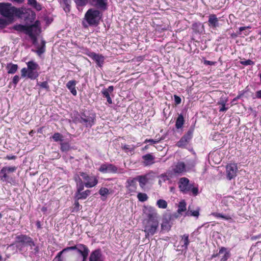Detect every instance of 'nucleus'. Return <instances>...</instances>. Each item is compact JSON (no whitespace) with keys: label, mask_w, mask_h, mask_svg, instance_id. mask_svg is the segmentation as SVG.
<instances>
[{"label":"nucleus","mask_w":261,"mask_h":261,"mask_svg":"<svg viewBox=\"0 0 261 261\" xmlns=\"http://www.w3.org/2000/svg\"><path fill=\"white\" fill-rule=\"evenodd\" d=\"M156 205L160 208L165 209L167 207V203L165 200L159 199L156 202Z\"/></svg>","instance_id":"39"},{"label":"nucleus","mask_w":261,"mask_h":261,"mask_svg":"<svg viewBox=\"0 0 261 261\" xmlns=\"http://www.w3.org/2000/svg\"><path fill=\"white\" fill-rule=\"evenodd\" d=\"M227 110V108L225 107V102L223 101V106H222L221 108H220L219 111L220 112H224L225 111Z\"/></svg>","instance_id":"58"},{"label":"nucleus","mask_w":261,"mask_h":261,"mask_svg":"<svg viewBox=\"0 0 261 261\" xmlns=\"http://www.w3.org/2000/svg\"><path fill=\"white\" fill-rule=\"evenodd\" d=\"M16 243L17 244V248L21 249L23 246H27L30 247V249L33 250L34 253L38 252V248L37 247L33 240L26 235L20 234L16 237Z\"/></svg>","instance_id":"6"},{"label":"nucleus","mask_w":261,"mask_h":261,"mask_svg":"<svg viewBox=\"0 0 261 261\" xmlns=\"http://www.w3.org/2000/svg\"><path fill=\"white\" fill-rule=\"evenodd\" d=\"M172 170L174 174L182 175L186 172L185 164L182 162H178L172 166Z\"/></svg>","instance_id":"15"},{"label":"nucleus","mask_w":261,"mask_h":261,"mask_svg":"<svg viewBox=\"0 0 261 261\" xmlns=\"http://www.w3.org/2000/svg\"><path fill=\"white\" fill-rule=\"evenodd\" d=\"M143 212L147 217L145 220L158 221V214L154 207L151 206H145Z\"/></svg>","instance_id":"12"},{"label":"nucleus","mask_w":261,"mask_h":261,"mask_svg":"<svg viewBox=\"0 0 261 261\" xmlns=\"http://www.w3.org/2000/svg\"><path fill=\"white\" fill-rule=\"evenodd\" d=\"M70 3L63 4L64 5V10L66 12H68L70 11Z\"/></svg>","instance_id":"53"},{"label":"nucleus","mask_w":261,"mask_h":261,"mask_svg":"<svg viewBox=\"0 0 261 261\" xmlns=\"http://www.w3.org/2000/svg\"><path fill=\"white\" fill-rule=\"evenodd\" d=\"M221 203L223 205L228 206L230 204H233L234 203L233 198L231 196L225 197L222 199Z\"/></svg>","instance_id":"35"},{"label":"nucleus","mask_w":261,"mask_h":261,"mask_svg":"<svg viewBox=\"0 0 261 261\" xmlns=\"http://www.w3.org/2000/svg\"><path fill=\"white\" fill-rule=\"evenodd\" d=\"M126 188L130 193L136 192L137 188L136 179L135 178L128 179L126 182Z\"/></svg>","instance_id":"16"},{"label":"nucleus","mask_w":261,"mask_h":261,"mask_svg":"<svg viewBox=\"0 0 261 261\" xmlns=\"http://www.w3.org/2000/svg\"><path fill=\"white\" fill-rule=\"evenodd\" d=\"M11 22V21H9L4 19L0 18V29H2L5 28Z\"/></svg>","instance_id":"42"},{"label":"nucleus","mask_w":261,"mask_h":261,"mask_svg":"<svg viewBox=\"0 0 261 261\" xmlns=\"http://www.w3.org/2000/svg\"><path fill=\"white\" fill-rule=\"evenodd\" d=\"M178 185L180 191L184 194H190L191 192L193 196L198 194V187H195L193 184H190L189 179L186 177H181Z\"/></svg>","instance_id":"5"},{"label":"nucleus","mask_w":261,"mask_h":261,"mask_svg":"<svg viewBox=\"0 0 261 261\" xmlns=\"http://www.w3.org/2000/svg\"><path fill=\"white\" fill-rule=\"evenodd\" d=\"M80 175L82 177V180L84 181L85 186L87 188L94 187L98 183V180L94 176H90L84 172H80Z\"/></svg>","instance_id":"11"},{"label":"nucleus","mask_w":261,"mask_h":261,"mask_svg":"<svg viewBox=\"0 0 261 261\" xmlns=\"http://www.w3.org/2000/svg\"><path fill=\"white\" fill-rule=\"evenodd\" d=\"M99 194L102 196H105L109 193V191L107 188H101L99 191Z\"/></svg>","instance_id":"47"},{"label":"nucleus","mask_w":261,"mask_h":261,"mask_svg":"<svg viewBox=\"0 0 261 261\" xmlns=\"http://www.w3.org/2000/svg\"><path fill=\"white\" fill-rule=\"evenodd\" d=\"M184 118L181 114L178 115L177 119L176 121L175 126L176 128H181L184 123Z\"/></svg>","instance_id":"34"},{"label":"nucleus","mask_w":261,"mask_h":261,"mask_svg":"<svg viewBox=\"0 0 261 261\" xmlns=\"http://www.w3.org/2000/svg\"><path fill=\"white\" fill-rule=\"evenodd\" d=\"M89 0H75V3L77 5V8L79 9L80 7L85 6L88 2Z\"/></svg>","instance_id":"41"},{"label":"nucleus","mask_w":261,"mask_h":261,"mask_svg":"<svg viewBox=\"0 0 261 261\" xmlns=\"http://www.w3.org/2000/svg\"><path fill=\"white\" fill-rule=\"evenodd\" d=\"M85 18L90 25H96L101 18L100 13L97 10L90 9L85 14Z\"/></svg>","instance_id":"8"},{"label":"nucleus","mask_w":261,"mask_h":261,"mask_svg":"<svg viewBox=\"0 0 261 261\" xmlns=\"http://www.w3.org/2000/svg\"><path fill=\"white\" fill-rule=\"evenodd\" d=\"M242 64L244 65H250L253 64V62L250 60H247L246 61L242 62Z\"/></svg>","instance_id":"55"},{"label":"nucleus","mask_w":261,"mask_h":261,"mask_svg":"<svg viewBox=\"0 0 261 261\" xmlns=\"http://www.w3.org/2000/svg\"><path fill=\"white\" fill-rule=\"evenodd\" d=\"M81 207V206L80 205L79 202H78V200L76 199L74 202V207L72 210V212L79 211L80 210Z\"/></svg>","instance_id":"49"},{"label":"nucleus","mask_w":261,"mask_h":261,"mask_svg":"<svg viewBox=\"0 0 261 261\" xmlns=\"http://www.w3.org/2000/svg\"><path fill=\"white\" fill-rule=\"evenodd\" d=\"M107 2L108 0H90V3L92 5L102 10L107 9Z\"/></svg>","instance_id":"20"},{"label":"nucleus","mask_w":261,"mask_h":261,"mask_svg":"<svg viewBox=\"0 0 261 261\" xmlns=\"http://www.w3.org/2000/svg\"><path fill=\"white\" fill-rule=\"evenodd\" d=\"M211 215L217 218H222L225 220H230L232 219V216H231L230 215H224L222 213H216L214 212L212 213Z\"/></svg>","instance_id":"31"},{"label":"nucleus","mask_w":261,"mask_h":261,"mask_svg":"<svg viewBox=\"0 0 261 261\" xmlns=\"http://www.w3.org/2000/svg\"><path fill=\"white\" fill-rule=\"evenodd\" d=\"M259 77H260V82H261V71H260V72L259 73Z\"/></svg>","instance_id":"63"},{"label":"nucleus","mask_w":261,"mask_h":261,"mask_svg":"<svg viewBox=\"0 0 261 261\" xmlns=\"http://www.w3.org/2000/svg\"><path fill=\"white\" fill-rule=\"evenodd\" d=\"M74 179L76 181L77 190L76 192L79 193L83 190L85 183L83 182L82 179L79 177H74Z\"/></svg>","instance_id":"29"},{"label":"nucleus","mask_w":261,"mask_h":261,"mask_svg":"<svg viewBox=\"0 0 261 261\" xmlns=\"http://www.w3.org/2000/svg\"><path fill=\"white\" fill-rule=\"evenodd\" d=\"M159 177L160 179L159 180V184L160 185H161L162 182H165L166 181L170 179L169 177L166 174H161Z\"/></svg>","instance_id":"44"},{"label":"nucleus","mask_w":261,"mask_h":261,"mask_svg":"<svg viewBox=\"0 0 261 261\" xmlns=\"http://www.w3.org/2000/svg\"><path fill=\"white\" fill-rule=\"evenodd\" d=\"M238 171L237 166L236 164H230L226 166L227 178L229 180L234 178Z\"/></svg>","instance_id":"14"},{"label":"nucleus","mask_w":261,"mask_h":261,"mask_svg":"<svg viewBox=\"0 0 261 261\" xmlns=\"http://www.w3.org/2000/svg\"><path fill=\"white\" fill-rule=\"evenodd\" d=\"M218 255H219V254H218V253H217V254H213V255H212V258L216 257H217Z\"/></svg>","instance_id":"62"},{"label":"nucleus","mask_w":261,"mask_h":261,"mask_svg":"<svg viewBox=\"0 0 261 261\" xmlns=\"http://www.w3.org/2000/svg\"><path fill=\"white\" fill-rule=\"evenodd\" d=\"M181 247L185 249H187L189 244V235L185 234L181 237V240L180 242Z\"/></svg>","instance_id":"30"},{"label":"nucleus","mask_w":261,"mask_h":261,"mask_svg":"<svg viewBox=\"0 0 261 261\" xmlns=\"http://www.w3.org/2000/svg\"><path fill=\"white\" fill-rule=\"evenodd\" d=\"M204 64L205 65H214L215 64V62H213V61H208V60H205L204 61Z\"/></svg>","instance_id":"57"},{"label":"nucleus","mask_w":261,"mask_h":261,"mask_svg":"<svg viewBox=\"0 0 261 261\" xmlns=\"http://www.w3.org/2000/svg\"><path fill=\"white\" fill-rule=\"evenodd\" d=\"M40 86L42 88L46 89L47 91L49 90V86L47 82L45 81L39 84Z\"/></svg>","instance_id":"50"},{"label":"nucleus","mask_w":261,"mask_h":261,"mask_svg":"<svg viewBox=\"0 0 261 261\" xmlns=\"http://www.w3.org/2000/svg\"><path fill=\"white\" fill-rule=\"evenodd\" d=\"M91 191L89 190H87L85 191H81L79 193H75V198L77 200L80 199H85L90 194Z\"/></svg>","instance_id":"28"},{"label":"nucleus","mask_w":261,"mask_h":261,"mask_svg":"<svg viewBox=\"0 0 261 261\" xmlns=\"http://www.w3.org/2000/svg\"><path fill=\"white\" fill-rule=\"evenodd\" d=\"M135 179L139 182V186L142 189H144L148 180L146 175H139L135 177Z\"/></svg>","instance_id":"27"},{"label":"nucleus","mask_w":261,"mask_h":261,"mask_svg":"<svg viewBox=\"0 0 261 261\" xmlns=\"http://www.w3.org/2000/svg\"><path fill=\"white\" fill-rule=\"evenodd\" d=\"M195 162L194 161H189L185 164L186 172L194 171Z\"/></svg>","instance_id":"33"},{"label":"nucleus","mask_w":261,"mask_h":261,"mask_svg":"<svg viewBox=\"0 0 261 261\" xmlns=\"http://www.w3.org/2000/svg\"><path fill=\"white\" fill-rule=\"evenodd\" d=\"M87 55L95 61L99 67H101L104 62V57L101 55L97 54L94 52H89Z\"/></svg>","instance_id":"17"},{"label":"nucleus","mask_w":261,"mask_h":261,"mask_svg":"<svg viewBox=\"0 0 261 261\" xmlns=\"http://www.w3.org/2000/svg\"><path fill=\"white\" fill-rule=\"evenodd\" d=\"M123 149H124L126 152H131L133 151L135 148V146L134 145H132V146L128 145H124L122 147Z\"/></svg>","instance_id":"48"},{"label":"nucleus","mask_w":261,"mask_h":261,"mask_svg":"<svg viewBox=\"0 0 261 261\" xmlns=\"http://www.w3.org/2000/svg\"><path fill=\"white\" fill-rule=\"evenodd\" d=\"M28 3L37 11L41 10V6L36 0H29Z\"/></svg>","instance_id":"36"},{"label":"nucleus","mask_w":261,"mask_h":261,"mask_svg":"<svg viewBox=\"0 0 261 261\" xmlns=\"http://www.w3.org/2000/svg\"><path fill=\"white\" fill-rule=\"evenodd\" d=\"M208 26L216 28L219 26V19L215 14H210L208 16Z\"/></svg>","instance_id":"22"},{"label":"nucleus","mask_w":261,"mask_h":261,"mask_svg":"<svg viewBox=\"0 0 261 261\" xmlns=\"http://www.w3.org/2000/svg\"><path fill=\"white\" fill-rule=\"evenodd\" d=\"M6 158L9 160H14L16 159V156H15V155H11V156L7 155Z\"/></svg>","instance_id":"60"},{"label":"nucleus","mask_w":261,"mask_h":261,"mask_svg":"<svg viewBox=\"0 0 261 261\" xmlns=\"http://www.w3.org/2000/svg\"><path fill=\"white\" fill-rule=\"evenodd\" d=\"M70 145L68 143H62L61 144V149L62 151H67L69 150Z\"/></svg>","instance_id":"45"},{"label":"nucleus","mask_w":261,"mask_h":261,"mask_svg":"<svg viewBox=\"0 0 261 261\" xmlns=\"http://www.w3.org/2000/svg\"><path fill=\"white\" fill-rule=\"evenodd\" d=\"M8 73L9 74H14L18 69V65L12 63L7 64L6 67Z\"/></svg>","instance_id":"32"},{"label":"nucleus","mask_w":261,"mask_h":261,"mask_svg":"<svg viewBox=\"0 0 261 261\" xmlns=\"http://www.w3.org/2000/svg\"><path fill=\"white\" fill-rule=\"evenodd\" d=\"M186 210V203L184 200L180 201L178 206L177 212L181 214Z\"/></svg>","instance_id":"38"},{"label":"nucleus","mask_w":261,"mask_h":261,"mask_svg":"<svg viewBox=\"0 0 261 261\" xmlns=\"http://www.w3.org/2000/svg\"><path fill=\"white\" fill-rule=\"evenodd\" d=\"M37 226H38V227H40V224H39V222H37Z\"/></svg>","instance_id":"64"},{"label":"nucleus","mask_w":261,"mask_h":261,"mask_svg":"<svg viewBox=\"0 0 261 261\" xmlns=\"http://www.w3.org/2000/svg\"><path fill=\"white\" fill-rule=\"evenodd\" d=\"M99 171L103 173H122L123 169H119L112 164H103L99 168Z\"/></svg>","instance_id":"10"},{"label":"nucleus","mask_w":261,"mask_h":261,"mask_svg":"<svg viewBox=\"0 0 261 261\" xmlns=\"http://www.w3.org/2000/svg\"><path fill=\"white\" fill-rule=\"evenodd\" d=\"M251 27H249V26H248V27H240L239 30V32H238V34L239 35H241L242 34V32L244 31H245V32L244 33V34L245 35H247L249 34V32L246 31V30L248 29H250Z\"/></svg>","instance_id":"46"},{"label":"nucleus","mask_w":261,"mask_h":261,"mask_svg":"<svg viewBox=\"0 0 261 261\" xmlns=\"http://www.w3.org/2000/svg\"><path fill=\"white\" fill-rule=\"evenodd\" d=\"M89 251L86 245L77 244L63 249L53 261H86Z\"/></svg>","instance_id":"1"},{"label":"nucleus","mask_w":261,"mask_h":261,"mask_svg":"<svg viewBox=\"0 0 261 261\" xmlns=\"http://www.w3.org/2000/svg\"><path fill=\"white\" fill-rule=\"evenodd\" d=\"M28 68H23L21 70V75L22 77L27 76L31 80H35L39 76L37 69L39 65L34 61H29L27 63Z\"/></svg>","instance_id":"4"},{"label":"nucleus","mask_w":261,"mask_h":261,"mask_svg":"<svg viewBox=\"0 0 261 261\" xmlns=\"http://www.w3.org/2000/svg\"><path fill=\"white\" fill-rule=\"evenodd\" d=\"M114 87L112 86H109L107 89H103L101 91V93L103 94V96L105 97L107 101L109 104L112 103V100L110 97V94L112 93L113 91Z\"/></svg>","instance_id":"23"},{"label":"nucleus","mask_w":261,"mask_h":261,"mask_svg":"<svg viewBox=\"0 0 261 261\" xmlns=\"http://www.w3.org/2000/svg\"><path fill=\"white\" fill-rule=\"evenodd\" d=\"M144 160L143 164L145 166H149L154 163V157L151 154H146L142 156Z\"/></svg>","instance_id":"26"},{"label":"nucleus","mask_w":261,"mask_h":261,"mask_svg":"<svg viewBox=\"0 0 261 261\" xmlns=\"http://www.w3.org/2000/svg\"><path fill=\"white\" fill-rule=\"evenodd\" d=\"M194 129H189L188 132L177 142L176 145L179 147L186 146L193 137Z\"/></svg>","instance_id":"13"},{"label":"nucleus","mask_w":261,"mask_h":261,"mask_svg":"<svg viewBox=\"0 0 261 261\" xmlns=\"http://www.w3.org/2000/svg\"><path fill=\"white\" fill-rule=\"evenodd\" d=\"M159 140L153 139H146L144 141L145 143L149 142L151 144H155L159 142Z\"/></svg>","instance_id":"52"},{"label":"nucleus","mask_w":261,"mask_h":261,"mask_svg":"<svg viewBox=\"0 0 261 261\" xmlns=\"http://www.w3.org/2000/svg\"><path fill=\"white\" fill-rule=\"evenodd\" d=\"M77 84L75 80L69 81L66 84L67 88L70 90V92L75 96L77 94V91L75 89V86Z\"/></svg>","instance_id":"25"},{"label":"nucleus","mask_w":261,"mask_h":261,"mask_svg":"<svg viewBox=\"0 0 261 261\" xmlns=\"http://www.w3.org/2000/svg\"><path fill=\"white\" fill-rule=\"evenodd\" d=\"M0 14L12 21L14 15L23 19L27 23L33 22L36 18V14L30 9L16 8L9 3H0Z\"/></svg>","instance_id":"2"},{"label":"nucleus","mask_w":261,"mask_h":261,"mask_svg":"<svg viewBox=\"0 0 261 261\" xmlns=\"http://www.w3.org/2000/svg\"><path fill=\"white\" fill-rule=\"evenodd\" d=\"M89 261H104V257L100 250L97 249L91 252Z\"/></svg>","instance_id":"18"},{"label":"nucleus","mask_w":261,"mask_h":261,"mask_svg":"<svg viewBox=\"0 0 261 261\" xmlns=\"http://www.w3.org/2000/svg\"><path fill=\"white\" fill-rule=\"evenodd\" d=\"M138 200L141 202H144L147 200L148 197L146 193H139L137 195Z\"/></svg>","instance_id":"40"},{"label":"nucleus","mask_w":261,"mask_h":261,"mask_svg":"<svg viewBox=\"0 0 261 261\" xmlns=\"http://www.w3.org/2000/svg\"><path fill=\"white\" fill-rule=\"evenodd\" d=\"M256 96L257 98L261 99V90H258L256 92Z\"/></svg>","instance_id":"59"},{"label":"nucleus","mask_w":261,"mask_h":261,"mask_svg":"<svg viewBox=\"0 0 261 261\" xmlns=\"http://www.w3.org/2000/svg\"><path fill=\"white\" fill-rule=\"evenodd\" d=\"M199 208L197 207L194 211L190 210V206L189 207V210L187 212L186 215L188 216H194L196 217H198L199 215Z\"/></svg>","instance_id":"37"},{"label":"nucleus","mask_w":261,"mask_h":261,"mask_svg":"<svg viewBox=\"0 0 261 261\" xmlns=\"http://www.w3.org/2000/svg\"><path fill=\"white\" fill-rule=\"evenodd\" d=\"M171 227V217L170 216H165L163 219L161 224V228L164 231H169Z\"/></svg>","instance_id":"19"},{"label":"nucleus","mask_w":261,"mask_h":261,"mask_svg":"<svg viewBox=\"0 0 261 261\" xmlns=\"http://www.w3.org/2000/svg\"><path fill=\"white\" fill-rule=\"evenodd\" d=\"M218 254L220 255L223 254L221 258V261H226L230 256V251L223 247L220 249Z\"/></svg>","instance_id":"24"},{"label":"nucleus","mask_w":261,"mask_h":261,"mask_svg":"<svg viewBox=\"0 0 261 261\" xmlns=\"http://www.w3.org/2000/svg\"><path fill=\"white\" fill-rule=\"evenodd\" d=\"M68 3H70V1L69 0H62V2H61V3L62 4H67Z\"/></svg>","instance_id":"61"},{"label":"nucleus","mask_w":261,"mask_h":261,"mask_svg":"<svg viewBox=\"0 0 261 261\" xmlns=\"http://www.w3.org/2000/svg\"><path fill=\"white\" fill-rule=\"evenodd\" d=\"M53 139L56 142L63 140V136L61 134L59 133H56L53 136Z\"/></svg>","instance_id":"43"},{"label":"nucleus","mask_w":261,"mask_h":261,"mask_svg":"<svg viewBox=\"0 0 261 261\" xmlns=\"http://www.w3.org/2000/svg\"><path fill=\"white\" fill-rule=\"evenodd\" d=\"M80 122L86 127H91L94 123V118L90 116H85L80 119Z\"/></svg>","instance_id":"21"},{"label":"nucleus","mask_w":261,"mask_h":261,"mask_svg":"<svg viewBox=\"0 0 261 261\" xmlns=\"http://www.w3.org/2000/svg\"><path fill=\"white\" fill-rule=\"evenodd\" d=\"M159 220H144V231L145 232V237L152 236L156 233L159 228Z\"/></svg>","instance_id":"9"},{"label":"nucleus","mask_w":261,"mask_h":261,"mask_svg":"<svg viewBox=\"0 0 261 261\" xmlns=\"http://www.w3.org/2000/svg\"><path fill=\"white\" fill-rule=\"evenodd\" d=\"M12 28L18 32L23 33L29 36L32 43L37 48L36 52L38 55L44 52L45 41H42L41 46L37 45V36L40 32V23L38 20H36L34 24L30 25L16 24Z\"/></svg>","instance_id":"3"},{"label":"nucleus","mask_w":261,"mask_h":261,"mask_svg":"<svg viewBox=\"0 0 261 261\" xmlns=\"http://www.w3.org/2000/svg\"><path fill=\"white\" fill-rule=\"evenodd\" d=\"M201 26V23L200 22L195 23L193 24L192 28L195 30H197L198 28Z\"/></svg>","instance_id":"56"},{"label":"nucleus","mask_w":261,"mask_h":261,"mask_svg":"<svg viewBox=\"0 0 261 261\" xmlns=\"http://www.w3.org/2000/svg\"><path fill=\"white\" fill-rule=\"evenodd\" d=\"M17 167L16 166H5L0 170V180L11 184L15 183V180L11 176V174L15 172Z\"/></svg>","instance_id":"7"},{"label":"nucleus","mask_w":261,"mask_h":261,"mask_svg":"<svg viewBox=\"0 0 261 261\" xmlns=\"http://www.w3.org/2000/svg\"><path fill=\"white\" fill-rule=\"evenodd\" d=\"M174 101L176 103V104L178 105L181 102V98L179 96H178L176 95H174Z\"/></svg>","instance_id":"54"},{"label":"nucleus","mask_w":261,"mask_h":261,"mask_svg":"<svg viewBox=\"0 0 261 261\" xmlns=\"http://www.w3.org/2000/svg\"><path fill=\"white\" fill-rule=\"evenodd\" d=\"M19 81V77L18 75H15L13 77L12 82L16 86Z\"/></svg>","instance_id":"51"}]
</instances>
